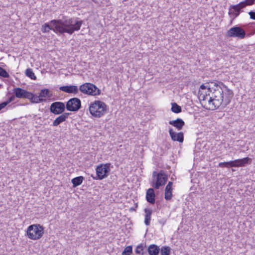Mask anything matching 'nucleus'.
Listing matches in <instances>:
<instances>
[{"mask_svg": "<svg viewBox=\"0 0 255 255\" xmlns=\"http://www.w3.org/2000/svg\"><path fill=\"white\" fill-rule=\"evenodd\" d=\"M233 96L232 90L217 81L201 85L198 91L199 99L207 104L209 109L225 108L230 103Z\"/></svg>", "mask_w": 255, "mask_h": 255, "instance_id": "nucleus-1", "label": "nucleus"}, {"mask_svg": "<svg viewBox=\"0 0 255 255\" xmlns=\"http://www.w3.org/2000/svg\"><path fill=\"white\" fill-rule=\"evenodd\" d=\"M50 22L53 25H55V30L59 33H67L71 35L80 29L83 21L78 17L64 16L62 19H54Z\"/></svg>", "mask_w": 255, "mask_h": 255, "instance_id": "nucleus-2", "label": "nucleus"}, {"mask_svg": "<svg viewBox=\"0 0 255 255\" xmlns=\"http://www.w3.org/2000/svg\"><path fill=\"white\" fill-rule=\"evenodd\" d=\"M108 106L103 102L95 101L91 103L89 107L90 114L96 118H100L107 113Z\"/></svg>", "mask_w": 255, "mask_h": 255, "instance_id": "nucleus-3", "label": "nucleus"}, {"mask_svg": "<svg viewBox=\"0 0 255 255\" xmlns=\"http://www.w3.org/2000/svg\"><path fill=\"white\" fill-rule=\"evenodd\" d=\"M13 93L16 98L21 99L25 98L30 100L32 103H39L43 100L39 97H35V95L21 88H15L12 90Z\"/></svg>", "mask_w": 255, "mask_h": 255, "instance_id": "nucleus-4", "label": "nucleus"}, {"mask_svg": "<svg viewBox=\"0 0 255 255\" xmlns=\"http://www.w3.org/2000/svg\"><path fill=\"white\" fill-rule=\"evenodd\" d=\"M44 233L43 227L39 224L30 225L27 229V237L31 240L40 239Z\"/></svg>", "mask_w": 255, "mask_h": 255, "instance_id": "nucleus-5", "label": "nucleus"}, {"mask_svg": "<svg viewBox=\"0 0 255 255\" xmlns=\"http://www.w3.org/2000/svg\"><path fill=\"white\" fill-rule=\"evenodd\" d=\"M251 161L252 159L248 157H247L242 159H236L235 160L220 162L219 163V166L221 168L244 167L246 165L250 163L251 162Z\"/></svg>", "mask_w": 255, "mask_h": 255, "instance_id": "nucleus-6", "label": "nucleus"}, {"mask_svg": "<svg viewBox=\"0 0 255 255\" xmlns=\"http://www.w3.org/2000/svg\"><path fill=\"white\" fill-rule=\"evenodd\" d=\"M79 90L84 94L97 96L101 94V90L94 84L91 83H85L81 85Z\"/></svg>", "mask_w": 255, "mask_h": 255, "instance_id": "nucleus-7", "label": "nucleus"}, {"mask_svg": "<svg viewBox=\"0 0 255 255\" xmlns=\"http://www.w3.org/2000/svg\"><path fill=\"white\" fill-rule=\"evenodd\" d=\"M110 163L101 164L97 166L96 171V176L93 177V179L96 180H102L108 176L110 171Z\"/></svg>", "mask_w": 255, "mask_h": 255, "instance_id": "nucleus-8", "label": "nucleus"}, {"mask_svg": "<svg viewBox=\"0 0 255 255\" xmlns=\"http://www.w3.org/2000/svg\"><path fill=\"white\" fill-rule=\"evenodd\" d=\"M168 180V176L163 170H160L156 178L153 179L151 182L152 186L155 189H158L161 186L165 185Z\"/></svg>", "mask_w": 255, "mask_h": 255, "instance_id": "nucleus-9", "label": "nucleus"}, {"mask_svg": "<svg viewBox=\"0 0 255 255\" xmlns=\"http://www.w3.org/2000/svg\"><path fill=\"white\" fill-rule=\"evenodd\" d=\"M246 35V31L241 27L235 26L231 28L227 32V36L229 37H238L243 39Z\"/></svg>", "mask_w": 255, "mask_h": 255, "instance_id": "nucleus-10", "label": "nucleus"}, {"mask_svg": "<svg viewBox=\"0 0 255 255\" xmlns=\"http://www.w3.org/2000/svg\"><path fill=\"white\" fill-rule=\"evenodd\" d=\"M66 109L70 112L78 111L81 107V100L77 98L69 99L66 104Z\"/></svg>", "mask_w": 255, "mask_h": 255, "instance_id": "nucleus-11", "label": "nucleus"}, {"mask_svg": "<svg viewBox=\"0 0 255 255\" xmlns=\"http://www.w3.org/2000/svg\"><path fill=\"white\" fill-rule=\"evenodd\" d=\"M66 105L61 102H55L52 103L50 106V112L54 115L62 114L65 110Z\"/></svg>", "mask_w": 255, "mask_h": 255, "instance_id": "nucleus-12", "label": "nucleus"}, {"mask_svg": "<svg viewBox=\"0 0 255 255\" xmlns=\"http://www.w3.org/2000/svg\"><path fill=\"white\" fill-rule=\"evenodd\" d=\"M169 133L171 139L174 141H178L179 142H183L184 140V133L182 132H176L174 131L173 129L170 128L169 129Z\"/></svg>", "mask_w": 255, "mask_h": 255, "instance_id": "nucleus-13", "label": "nucleus"}, {"mask_svg": "<svg viewBox=\"0 0 255 255\" xmlns=\"http://www.w3.org/2000/svg\"><path fill=\"white\" fill-rule=\"evenodd\" d=\"M59 90L67 93L74 94H77L79 90L78 87L75 85L61 86L59 87Z\"/></svg>", "mask_w": 255, "mask_h": 255, "instance_id": "nucleus-14", "label": "nucleus"}, {"mask_svg": "<svg viewBox=\"0 0 255 255\" xmlns=\"http://www.w3.org/2000/svg\"><path fill=\"white\" fill-rule=\"evenodd\" d=\"M52 92L48 89H43L40 90L39 96H35V97H39L40 99L43 100L40 103L45 102L46 100L44 98H50L52 97Z\"/></svg>", "mask_w": 255, "mask_h": 255, "instance_id": "nucleus-15", "label": "nucleus"}, {"mask_svg": "<svg viewBox=\"0 0 255 255\" xmlns=\"http://www.w3.org/2000/svg\"><path fill=\"white\" fill-rule=\"evenodd\" d=\"M155 194L153 188H150L147 190L146 192V200L151 204L155 203Z\"/></svg>", "mask_w": 255, "mask_h": 255, "instance_id": "nucleus-16", "label": "nucleus"}, {"mask_svg": "<svg viewBox=\"0 0 255 255\" xmlns=\"http://www.w3.org/2000/svg\"><path fill=\"white\" fill-rule=\"evenodd\" d=\"M169 124L176 128L178 130H181L185 125V122L180 118H177L175 120L170 121Z\"/></svg>", "mask_w": 255, "mask_h": 255, "instance_id": "nucleus-17", "label": "nucleus"}, {"mask_svg": "<svg viewBox=\"0 0 255 255\" xmlns=\"http://www.w3.org/2000/svg\"><path fill=\"white\" fill-rule=\"evenodd\" d=\"M160 251L159 247L155 244L149 245L147 249L149 255H158Z\"/></svg>", "mask_w": 255, "mask_h": 255, "instance_id": "nucleus-18", "label": "nucleus"}, {"mask_svg": "<svg viewBox=\"0 0 255 255\" xmlns=\"http://www.w3.org/2000/svg\"><path fill=\"white\" fill-rule=\"evenodd\" d=\"M55 25H53L49 23H45L42 25L41 31L43 33L48 32L50 30L54 31L55 33H58V31L56 30Z\"/></svg>", "mask_w": 255, "mask_h": 255, "instance_id": "nucleus-19", "label": "nucleus"}, {"mask_svg": "<svg viewBox=\"0 0 255 255\" xmlns=\"http://www.w3.org/2000/svg\"><path fill=\"white\" fill-rule=\"evenodd\" d=\"M243 3H239L236 5H231L229 9L228 14L231 18V19H232V15L235 13L236 10H237L238 7L239 8H243Z\"/></svg>", "mask_w": 255, "mask_h": 255, "instance_id": "nucleus-20", "label": "nucleus"}, {"mask_svg": "<svg viewBox=\"0 0 255 255\" xmlns=\"http://www.w3.org/2000/svg\"><path fill=\"white\" fill-rule=\"evenodd\" d=\"M144 211L145 213L144 223L146 226H149L150 225L151 216L152 213V211L151 209L145 208Z\"/></svg>", "mask_w": 255, "mask_h": 255, "instance_id": "nucleus-21", "label": "nucleus"}, {"mask_svg": "<svg viewBox=\"0 0 255 255\" xmlns=\"http://www.w3.org/2000/svg\"><path fill=\"white\" fill-rule=\"evenodd\" d=\"M84 180V178L82 176H78L73 178L71 180V182L73 184V187H76L81 185Z\"/></svg>", "mask_w": 255, "mask_h": 255, "instance_id": "nucleus-22", "label": "nucleus"}, {"mask_svg": "<svg viewBox=\"0 0 255 255\" xmlns=\"http://www.w3.org/2000/svg\"><path fill=\"white\" fill-rule=\"evenodd\" d=\"M172 188L165 187V199L169 201L170 200L172 197Z\"/></svg>", "mask_w": 255, "mask_h": 255, "instance_id": "nucleus-23", "label": "nucleus"}, {"mask_svg": "<svg viewBox=\"0 0 255 255\" xmlns=\"http://www.w3.org/2000/svg\"><path fill=\"white\" fill-rule=\"evenodd\" d=\"M171 111L174 113L178 114L181 112V107L176 103H172Z\"/></svg>", "mask_w": 255, "mask_h": 255, "instance_id": "nucleus-24", "label": "nucleus"}, {"mask_svg": "<svg viewBox=\"0 0 255 255\" xmlns=\"http://www.w3.org/2000/svg\"><path fill=\"white\" fill-rule=\"evenodd\" d=\"M161 255H170L171 248L168 246H163L160 251Z\"/></svg>", "mask_w": 255, "mask_h": 255, "instance_id": "nucleus-25", "label": "nucleus"}, {"mask_svg": "<svg viewBox=\"0 0 255 255\" xmlns=\"http://www.w3.org/2000/svg\"><path fill=\"white\" fill-rule=\"evenodd\" d=\"M25 74L27 77L30 78L31 79H32V80L36 79V77L35 76L32 70L30 68L27 69L25 70Z\"/></svg>", "mask_w": 255, "mask_h": 255, "instance_id": "nucleus-26", "label": "nucleus"}, {"mask_svg": "<svg viewBox=\"0 0 255 255\" xmlns=\"http://www.w3.org/2000/svg\"><path fill=\"white\" fill-rule=\"evenodd\" d=\"M66 120L61 116L60 115L59 117L56 118L55 120L53 121L52 126L53 127H57L62 123L65 122Z\"/></svg>", "mask_w": 255, "mask_h": 255, "instance_id": "nucleus-27", "label": "nucleus"}, {"mask_svg": "<svg viewBox=\"0 0 255 255\" xmlns=\"http://www.w3.org/2000/svg\"><path fill=\"white\" fill-rule=\"evenodd\" d=\"M145 247L146 246H143L142 244L138 245L135 250V253L139 255H144L145 253L143 252V250Z\"/></svg>", "mask_w": 255, "mask_h": 255, "instance_id": "nucleus-28", "label": "nucleus"}, {"mask_svg": "<svg viewBox=\"0 0 255 255\" xmlns=\"http://www.w3.org/2000/svg\"><path fill=\"white\" fill-rule=\"evenodd\" d=\"M132 253V248L131 246L126 247L122 252V255H130Z\"/></svg>", "mask_w": 255, "mask_h": 255, "instance_id": "nucleus-29", "label": "nucleus"}, {"mask_svg": "<svg viewBox=\"0 0 255 255\" xmlns=\"http://www.w3.org/2000/svg\"><path fill=\"white\" fill-rule=\"evenodd\" d=\"M244 8H239V7H238L237 8V10H236V12H235V13H234L233 15H232V19H231V23H232L233 21V20L237 17L239 15V14H240V13L241 12H243V9Z\"/></svg>", "mask_w": 255, "mask_h": 255, "instance_id": "nucleus-30", "label": "nucleus"}, {"mask_svg": "<svg viewBox=\"0 0 255 255\" xmlns=\"http://www.w3.org/2000/svg\"><path fill=\"white\" fill-rule=\"evenodd\" d=\"M255 0H245L240 3H243V8H245L247 5H251L255 3Z\"/></svg>", "mask_w": 255, "mask_h": 255, "instance_id": "nucleus-31", "label": "nucleus"}, {"mask_svg": "<svg viewBox=\"0 0 255 255\" xmlns=\"http://www.w3.org/2000/svg\"><path fill=\"white\" fill-rule=\"evenodd\" d=\"M0 76L3 78H8L9 75L5 69L0 67Z\"/></svg>", "mask_w": 255, "mask_h": 255, "instance_id": "nucleus-32", "label": "nucleus"}, {"mask_svg": "<svg viewBox=\"0 0 255 255\" xmlns=\"http://www.w3.org/2000/svg\"><path fill=\"white\" fill-rule=\"evenodd\" d=\"M15 94L11 96L6 101H5V102H3L4 103H5V104H6V105H8L9 103H10V102L13 101L15 98Z\"/></svg>", "mask_w": 255, "mask_h": 255, "instance_id": "nucleus-33", "label": "nucleus"}, {"mask_svg": "<svg viewBox=\"0 0 255 255\" xmlns=\"http://www.w3.org/2000/svg\"><path fill=\"white\" fill-rule=\"evenodd\" d=\"M249 14L250 16L251 19L255 20V12L251 11L249 12Z\"/></svg>", "mask_w": 255, "mask_h": 255, "instance_id": "nucleus-34", "label": "nucleus"}, {"mask_svg": "<svg viewBox=\"0 0 255 255\" xmlns=\"http://www.w3.org/2000/svg\"><path fill=\"white\" fill-rule=\"evenodd\" d=\"M70 115V113H63L61 114V116L65 120L68 118V116Z\"/></svg>", "mask_w": 255, "mask_h": 255, "instance_id": "nucleus-35", "label": "nucleus"}, {"mask_svg": "<svg viewBox=\"0 0 255 255\" xmlns=\"http://www.w3.org/2000/svg\"><path fill=\"white\" fill-rule=\"evenodd\" d=\"M6 106V104H5V103L4 102H2L0 104V111L4 108L5 106Z\"/></svg>", "mask_w": 255, "mask_h": 255, "instance_id": "nucleus-36", "label": "nucleus"}, {"mask_svg": "<svg viewBox=\"0 0 255 255\" xmlns=\"http://www.w3.org/2000/svg\"><path fill=\"white\" fill-rule=\"evenodd\" d=\"M173 183L171 181H169L166 187L169 188H172Z\"/></svg>", "mask_w": 255, "mask_h": 255, "instance_id": "nucleus-37", "label": "nucleus"}, {"mask_svg": "<svg viewBox=\"0 0 255 255\" xmlns=\"http://www.w3.org/2000/svg\"><path fill=\"white\" fill-rule=\"evenodd\" d=\"M137 207V203H136L135 204V207H131L130 209H129V211H135V209Z\"/></svg>", "mask_w": 255, "mask_h": 255, "instance_id": "nucleus-38", "label": "nucleus"}, {"mask_svg": "<svg viewBox=\"0 0 255 255\" xmlns=\"http://www.w3.org/2000/svg\"><path fill=\"white\" fill-rule=\"evenodd\" d=\"M157 175L158 173L156 171H153L152 173V177L153 178V179L156 178Z\"/></svg>", "mask_w": 255, "mask_h": 255, "instance_id": "nucleus-39", "label": "nucleus"}, {"mask_svg": "<svg viewBox=\"0 0 255 255\" xmlns=\"http://www.w3.org/2000/svg\"><path fill=\"white\" fill-rule=\"evenodd\" d=\"M159 223L162 225V226H163L165 223V221H163V220H160L159 221Z\"/></svg>", "mask_w": 255, "mask_h": 255, "instance_id": "nucleus-40", "label": "nucleus"}, {"mask_svg": "<svg viewBox=\"0 0 255 255\" xmlns=\"http://www.w3.org/2000/svg\"><path fill=\"white\" fill-rule=\"evenodd\" d=\"M232 171H235V170L233 169V168L232 169Z\"/></svg>", "mask_w": 255, "mask_h": 255, "instance_id": "nucleus-41", "label": "nucleus"}, {"mask_svg": "<svg viewBox=\"0 0 255 255\" xmlns=\"http://www.w3.org/2000/svg\"><path fill=\"white\" fill-rule=\"evenodd\" d=\"M2 85L1 84H0V87Z\"/></svg>", "mask_w": 255, "mask_h": 255, "instance_id": "nucleus-42", "label": "nucleus"}]
</instances>
